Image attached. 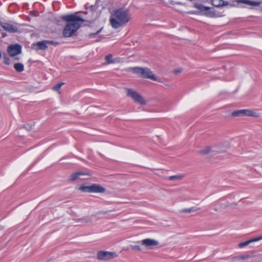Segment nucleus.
Returning a JSON list of instances; mask_svg holds the SVG:
<instances>
[{
    "instance_id": "obj_1",
    "label": "nucleus",
    "mask_w": 262,
    "mask_h": 262,
    "mask_svg": "<svg viewBox=\"0 0 262 262\" xmlns=\"http://www.w3.org/2000/svg\"><path fill=\"white\" fill-rule=\"evenodd\" d=\"M130 18L129 10L124 8H120L113 11L110 20L112 27L118 29L127 23Z\"/></svg>"
},
{
    "instance_id": "obj_2",
    "label": "nucleus",
    "mask_w": 262,
    "mask_h": 262,
    "mask_svg": "<svg viewBox=\"0 0 262 262\" xmlns=\"http://www.w3.org/2000/svg\"><path fill=\"white\" fill-rule=\"evenodd\" d=\"M62 18L67 21V24L63 30L65 37L72 36L79 28L84 20L76 14L65 15Z\"/></svg>"
},
{
    "instance_id": "obj_3",
    "label": "nucleus",
    "mask_w": 262,
    "mask_h": 262,
    "mask_svg": "<svg viewBox=\"0 0 262 262\" xmlns=\"http://www.w3.org/2000/svg\"><path fill=\"white\" fill-rule=\"evenodd\" d=\"M133 73L138 74L140 77L157 80V78L151 70L147 68L134 67L132 68Z\"/></svg>"
},
{
    "instance_id": "obj_4",
    "label": "nucleus",
    "mask_w": 262,
    "mask_h": 262,
    "mask_svg": "<svg viewBox=\"0 0 262 262\" xmlns=\"http://www.w3.org/2000/svg\"><path fill=\"white\" fill-rule=\"evenodd\" d=\"M79 190L83 192L104 193L105 188L98 184H93L91 185H82L79 187Z\"/></svg>"
},
{
    "instance_id": "obj_5",
    "label": "nucleus",
    "mask_w": 262,
    "mask_h": 262,
    "mask_svg": "<svg viewBox=\"0 0 262 262\" xmlns=\"http://www.w3.org/2000/svg\"><path fill=\"white\" fill-rule=\"evenodd\" d=\"M126 90L127 96L131 97L136 103L141 105L146 104V102L143 97L136 91L128 88H126Z\"/></svg>"
},
{
    "instance_id": "obj_6",
    "label": "nucleus",
    "mask_w": 262,
    "mask_h": 262,
    "mask_svg": "<svg viewBox=\"0 0 262 262\" xmlns=\"http://www.w3.org/2000/svg\"><path fill=\"white\" fill-rule=\"evenodd\" d=\"M117 256V254L114 252L99 251L97 253V258L100 260H107Z\"/></svg>"
},
{
    "instance_id": "obj_7",
    "label": "nucleus",
    "mask_w": 262,
    "mask_h": 262,
    "mask_svg": "<svg viewBox=\"0 0 262 262\" xmlns=\"http://www.w3.org/2000/svg\"><path fill=\"white\" fill-rule=\"evenodd\" d=\"M255 113L248 109L239 110L233 111L231 115L232 117L238 116H254Z\"/></svg>"
},
{
    "instance_id": "obj_8",
    "label": "nucleus",
    "mask_w": 262,
    "mask_h": 262,
    "mask_svg": "<svg viewBox=\"0 0 262 262\" xmlns=\"http://www.w3.org/2000/svg\"><path fill=\"white\" fill-rule=\"evenodd\" d=\"M58 44V42L54 41L43 40L38 42L36 43V46L38 47V49H45L49 47L48 45H52L53 47H55Z\"/></svg>"
},
{
    "instance_id": "obj_9",
    "label": "nucleus",
    "mask_w": 262,
    "mask_h": 262,
    "mask_svg": "<svg viewBox=\"0 0 262 262\" xmlns=\"http://www.w3.org/2000/svg\"><path fill=\"white\" fill-rule=\"evenodd\" d=\"M1 26L6 31L11 33L16 32L18 31V28L16 26L8 23L2 22Z\"/></svg>"
},
{
    "instance_id": "obj_10",
    "label": "nucleus",
    "mask_w": 262,
    "mask_h": 262,
    "mask_svg": "<svg viewBox=\"0 0 262 262\" xmlns=\"http://www.w3.org/2000/svg\"><path fill=\"white\" fill-rule=\"evenodd\" d=\"M138 243H141L142 245L146 247H154L158 245V242L151 238H145L141 241H138Z\"/></svg>"
},
{
    "instance_id": "obj_11",
    "label": "nucleus",
    "mask_w": 262,
    "mask_h": 262,
    "mask_svg": "<svg viewBox=\"0 0 262 262\" xmlns=\"http://www.w3.org/2000/svg\"><path fill=\"white\" fill-rule=\"evenodd\" d=\"M261 239H262V235L250 239L246 241L245 242H241L238 244V247L240 248H242L246 246L249 245V244H250L252 243L258 242Z\"/></svg>"
},
{
    "instance_id": "obj_12",
    "label": "nucleus",
    "mask_w": 262,
    "mask_h": 262,
    "mask_svg": "<svg viewBox=\"0 0 262 262\" xmlns=\"http://www.w3.org/2000/svg\"><path fill=\"white\" fill-rule=\"evenodd\" d=\"M207 1H209L214 6L216 7H220L227 6L228 4L227 1H224L223 0H207Z\"/></svg>"
},
{
    "instance_id": "obj_13",
    "label": "nucleus",
    "mask_w": 262,
    "mask_h": 262,
    "mask_svg": "<svg viewBox=\"0 0 262 262\" xmlns=\"http://www.w3.org/2000/svg\"><path fill=\"white\" fill-rule=\"evenodd\" d=\"M236 2L238 3L245 4L252 6H258L261 4V2H256L250 0H237Z\"/></svg>"
},
{
    "instance_id": "obj_14",
    "label": "nucleus",
    "mask_w": 262,
    "mask_h": 262,
    "mask_svg": "<svg viewBox=\"0 0 262 262\" xmlns=\"http://www.w3.org/2000/svg\"><path fill=\"white\" fill-rule=\"evenodd\" d=\"M14 69L17 72L20 73L24 71V66L21 63H16L14 64Z\"/></svg>"
},
{
    "instance_id": "obj_15",
    "label": "nucleus",
    "mask_w": 262,
    "mask_h": 262,
    "mask_svg": "<svg viewBox=\"0 0 262 262\" xmlns=\"http://www.w3.org/2000/svg\"><path fill=\"white\" fill-rule=\"evenodd\" d=\"M200 209V208H198L196 207H192L189 208H185L181 209L180 211L181 213H190L192 211H196Z\"/></svg>"
},
{
    "instance_id": "obj_16",
    "label": "nucleus",
    "mask_w": 262,
    "mask_h": 262,
    "mask_svg": "<svg viewBox=\"0 0 262 262\" xmlns=\"http://www.w3.org/2000/svg\"><path fill=\"white\" fill-rule=\"evenodd\" d=\"M194 7L202 11H208L210 9V8L201 4H195Z\"/></svg>"
},
{
    "instance_id": "obj_17",
    "label": "nucleus",
    "mask_w": 262,
    "mask_h": 262,
    "mask_svg": "<svg viewBox=\"0 0 262 262\" xmlns=\"http://www.w3.org/2000/svg\"><path fill=\"white\" fill-rule=\"evenodd\" d=\"M83 174V173H82V172H80L73 173L71 176L70 180L72 181H74L77 180L79 177L80 176H81Z\"/></svg>"
},
{
    "instance_id": "obj_18",
    "label": "nucleus",
    "mask_w": 262,
    "mask_h": 262,
    "mask_svg": "<svg viewBox=\"0 0 262 262\" xmlns=\"http://www.w3.org/2000/svg\"><path fill=\"white\" fill-rule=\"evenodd\" d=\"M22 50H7L9 55L11 57H14L15 56L20 54Z\"/></svg>"
},
{
    "instance_id": "obj_19",
    "label": "nucleus",
    "mask_w": 262,
    "mask_h": 262,
    "mask_svg": "<svg viewBox=\"0 0 262 262\" xmlns=\"http://www.w3.org/2000/svg\"><path fill=\"white\" fill-rule=\"evenodd\" d=\"M21 48L22 47L21 45H20L19 44L16 43L10 45L8 47L7 49H21Z\"/></svg>"
},
{
    "instance_id": "obj_20",
    "label": "nucleus",
    "mask_w": 262,
    "mask_h": 262,
    "mask_svg": "<svg viewBox=\"0 0 262 262\" xmlns=\"http://www.w3.org/2000/svg\"><path fill=\"white\" fill-rule=\"evenodd\" d=\"M182 178V177L180 175H174L168 177V179L170 181H174L176 180H180Z\"/></svg>"
},
{
    "instance_id": "obj_21",
    "label": "nucleus",
    "mask_w": 262,
    "mask_h": 262,
    "mask_svg": "<svg viewBox=\"0 0 262 262\" xmlns=\"http://www.w3.org/2000/svg\"><path fill=\"white\" fill-rule=\"evenodd\" d=\"M212 151L209 147H207L205 149L200 150V153L203 155H207Z\"/></svg>"
},
{
    "instance_id": "obj_22",
    "label": "nucleus",
    "mask_w": 262,
    "mask_h": 262,
    "mask_svg": "<svg viewBox=\"0 0 262 262\" xmlns=\"http://www.w3.org/2000/svg\"><path fill=\"white\" fill-rule=\"evenodd\" d=\"M4 62L6 65H9L10 64V61L9 57L6 54H4L3 55Z\"/></svg>"
},
{
    "instance_id": "obj_23",
    "label": "nucleus",
    "mask_w": 262,
    "mask_h": 262,
    "mask_svg": "<svg viewBox=\"0 0 262 262\" xmlns=\"http://www.w3.org/2000/svg\"><path fill=\"white\" fill-rule=\"evenodd\" d=\"M64 84L62 82H59L55 84L53 87V90L55 91H58L61 87V86Z\"/></svg>"
},
{
    "instance_id": "obj_24",
    "label": "nucleus",
    "mask_w": 262,
    "mask_h": 262,
    "mask_svg": "<svg viewBox=\"0 0 262 262\" xmlns=\"http://www.w3.org/2000/svg\"><path fill=\"white\" fill-rule=\"evenodd\" d=\"M112 57H113V56L111 54H108L105 56V58L106 61L108 63H112L113 62Z\"/></svg>"
},
{
    "instance_id": "obj_25",
    "label": "nucleus",
    "mask_w": 262,
    "mask_h": 262,
    "mask_svg": "<svg viewBox=\"0 0 262 262\" xmlns=\"http://www.w3.org/2000/svg\"><path fill=\"white\" fill-rule=\"evenodd\" d=\"M130 247L132 250H137L139 251L141 250L140 247L138 245H130Z\"/></svg>"
},
{
    "instance_id": "obj_26",
    "label": "nucleus",
    "mask_w": 262,
    "mask_h": 262,
    "mask_svg": "<svg viewBox=\"0 0 262 262\" xmlns=\"http://www.w3.org/2000/svg\"><path fill=\"white\" fill-rule=\"evenodd\" d=\"M37 52V53L41 55L42 56H45V50H36Z\"/></svg>"
},
{
    "instance_id": "obj_27",
    "label": "nucleus",
    "mask_w": 262,
    "mask_h": 262,
    "mask_svg": "<svg viewBox=\"0 0 262 262\" xmlns=\"http://www.w3.org/2000/svg\"><path fill=\"white\" fill-rule=\"evenodd\" d=\"M250 257L249 255H243V256H242L241 257H240V259H247L248 258H249Z\"/></svg>"
},
{
    "instance_id": "obj_28",
    "label": "nucleus",
    "mask_w": 262,
    "mask_h": 262,
    "mask_svg": "<svg viewBox=\"0 0 262 262\" xmlns=\"http://www.w3.org/2000/svg\"><path fill=\"white\" fill-rule=\"evenodd\" d=\"M182 72L181 69H177L174 71V73L176 74H178L179 73H180Z\"/></svg>"
},
{
    "instance_id": "obj_29",
    "label": "nucleus",
    "mask_w": 262,
    "mask_h": 262,
    "mask_svg": "<svg viewBox=\"0 0 262 262\" xmlns=\"http://www.w3.org/2000/svg\"><path fill=\"white\" fill-rule=\"evenodd\" d=\"M170 4L171 5H173L174 3L173 1H170Z\"/></svg>"
},
{
    "instance_id": "obj_30",
    "label": "nucleus",
    "mask_w": 262,
    "mask_h": 262,
    "mask_svg": "<svg viewBox=\"0 0 262 262\" xmlns=\"http://www.w3.org/2000/svg\"><path fill=\"white\" fill-rule=\"evenodd\" d=\"M2 57V54L0 52V58Z\"/></svg>"
},
{
    "instance_id": "obj_31",
    "label": "nucleus",
    "mask_w": 262,
    "mask_h": 262,
    "mask_svg": "<svg viewBox=\"0 0 262 262\" xmlns=\"http://www.w3.org/2000/svg\"><path fill=\"white\" fill-rule=\"evenodd\" d=\"M30 61H31V59H30L29 60V62H30Z\"/></svg>"
}]
</instances>
